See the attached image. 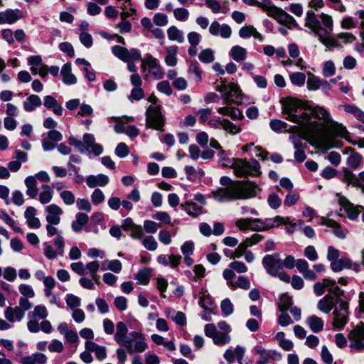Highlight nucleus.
Wrapping results in <instances>:
<instances>
[{
    "mask_svg": "<svg viewBox=\"0 0 364 364\" xmlns=\"http://www.w3.org/2000/svg\"><path fill=\"white\" fill-rule=\"evenodd\" d=\"M25 185L26 186V194L31 198H35L38 194V188H37V182L35 177L30 176L26 178Z\"/></svg>",
    "mask_w": 364,
    "mask_h": 364,
    "instance_id": "nucleus-44",
    "label": "nucleus"
},
{
    "mask_svg": "<svg viewBox=\"0 0 364 364\" xmlns=\"http://www.w3.org/2000/svg\"><path fill=\"white\" fill-rule=\"evenodd\" d=\"M306 324L314 333H319L323 331L324 322L317 316L311 315L306 318Z\"/></svg>",
    "mask_w": 364,
    "mask_h": 364,
    "instance_id": "nucleus-42",
    "label": "nucleus"
},
{
    "mask_svg": "<svg viewBox=\"0 0 364 364\" xmlns=\"http://www.w3.org/2000/svg\"><path fill=\"white\" fill-rule=\"evenodd\" d=\"M140 240L141 241V244L144 248L149 251H155L158 247L156 240L151 235L143 236L142 239Z\"/></svg>",
    "mask_w": 364,
    "mask_h": 364,
    "instance_id": "nucleus-52",
    "label": "nucleus"
},
{
    "mask_svg": "<svg viewBox=\"0 0 364 364\" xmlns=\"http://www.w3.org/2000/svg\"><path fill=\"white\" fill-rule=\"evenodd\" d=\"M25 316L23 310L18 306L7 307L4 311V317L10 323L21 321Z\"/></svg>",
    "mask_w": 364,
    "mask_h": 364,
    "instance_id": "nucleus-27",
    "label": "nucleus"
},
{
    "mask_svg": "<svg viewBox=\"0 0 364 364\" xmlns=\"http://www.w3.org/2000/svg\"><path fill=\"white\" fill-rule=\"evenodd\" d=\"M350 348L358 351L364 350V323L357 326L349 334Z\"/></svg>",
    "mask_w": 364,
    "mask_h": 364,
    "instance_id": "nucleus-18",
    "label": "nucleus"
},
{
    "mask_svg": "<svg viewBox=\"0 0 364 364\" xmlns=\"http://www.w3.org/2000/svg\"><path fill=\"white\" fill-rule=\"evenodd\" d=\"M36 213L37 210L33 206L28 207L24 213L26 223L31 229H38L41 226L40 220L36 216Z\"/></svg>",
    "mask_w": 364,
    "mask_h": 364,
    "instance_id": "nucleus-26",
    "label": "nucleus"
},
{
    "mask_svg": "<svg viewBox=\"0 0 364 364\" xmlns=\"http://www.w3.org/2000/svg\"><path fill=\"white\" fill-rule=\"evenodd\" d=\"M46 220L47 223H60V216L63 214L62 208L56 204H50L46 206Z\"/></svg>",
    "mask_w": 364,
    "mask_h": 364,
    "instance_id": "nucleus-23",
    "label": "nucleus"
},
{
    "mask_svg": "<svg viewBox=\"0 0 364 364\" xmlns=\"http://www.w3.org/2000/svg\"><path fill=\"white\" fill-rule=\"evenodd\" d=\"M132 338H127V342L123 345L129 354L134 353H143L148 348L144 336L138 331H133L131 333Z\"/></svg>",
    "mask_w": 364,
    "mask_h": 364,
    "instance_id": "nucleus-9",
    "label": "nucleus"
},
{
    "mask_svg": "<svg viewBox=\"0 0 364 364\" xmlns=\"http://www.w3.org/2000/svg\"><path fill=\"white\" fill-rule=\"evenodd\" d=\"M209 33L213 36L229 38L232 35V28L226 23L220 24L217 21H214L209 26Z\"/></svg>",
    "mask_w": 364,
    "mask_h": 364,
    "instance_id": "nucleus-20",
    "label": "nucleus"
},
{
    "mask_svg": "<svg viewBox=\"0 0 364 364\" xmlns=\"http://www.w3.org/2000/svg\"><path fill=\"white\" fill-rule=\"evenodd\" d=\"M198 304L201 308L207 309H214L216 307L210 295L204 293L200 296Z\"/></svg>",
    "mask_w": 364,
    "mask_h": 364,
    "instance_id": "nucleus-54",
    "label": "nucleus"
},
{
    "mask_svg": "<svg viewBox=\"0 0 364 364\" xmlns=\"http://www.w3.org/2000/svg\"><path fill=\"white\" fill-rule=\"evenodd\" d=\"M41 188L42 191L39 193L38 200L43 205L48 204L53 199V190L48 184L43 185Z\"/></svg>",
    "mask_w": 364,
    "mask_h": 364,
    "instance_id": "nucleus-45",
    "label": "nucleus"
},
{
    "mask_svg": "<svg viewBox=\"0 0 364 364\" xmlns=\"http://www.w3.org/2000/svg\"><path fill=\"white\" fill-rule=\"evenodd\" d=\"M216 91L222 93L221 97L223 100V107H218L217 112L223 115H227L233 120H240L244 115L242 111L231 106L235 102L234 98L241 95V90L235 83H227L225 80H221L220 84L215 87Z\"/></svg>",
    "mask_w": 364,
    "mask_h": 364,
    "instance_id": "nucleus-3",
    "label": "nucleus"
},
{
    "mask_svg": "<svg viewBox=\"0 0 364 364\" xmlns=\"http://www.w3.org/2000/svg\"><path fill=\"white\" fill-rule=\"evenodd\" d=\"M198 59L204 63L213 62L215 59L213 50L210 48L202 50L198 55Z\"/></svg>",
    "mask_w": 364,
    "mask_h": 364,
    "instance_id": "nucleus-55",
    "label": "nucleus"
},
{
    "mask_svg": "<svg viewBox=\"0 0 364 364\" xmlns=\"http://www.w3.org/2000/svg\"><path fill=\"white\" fill-rule=\"evenodd\" d=\"M287 223H289V218H284L279 215L272 218H266L263 220L264 231L271 228L279 227V225L286 224Z\"/></svg>",
    "mask_w": 364,
    "mask_h": 364,
    "instance_id": "nucleus-41",
    "label": "nucleus"
},
{
    "mask_svg": "<svg viewBox=\"0 0 364 364\" xmlns=\"http://www.w3.org/2000/svg\"><path fill=\"white\" fill-rule=\"evenodd\" d=\"M43 252L46 257L48 259H54L58 256H59V254L58 253V251L56 249H54L51 245H50L48 242H44L43 244Z\"/></svg>",
    "mask_w": 364,
    "mask_h": 364,
    "instance_id": "nucleus-59",
    "label": "nucleus"
},
{
    "mask_svg": "<svg viewBox=\"0 0 364 364\" xmlns=\"http://www.w3.org/2000/svg\"><path fill=\"white\" fill-rule=\"evenodd\" d=\"M102 269L103 271L110 270L114 273H119L122 269V264L118 259H106L102 262Z\"/></svg>",
    "mask_w": 364,
    "mask_h": 364,
    "instance_id": "nucleus-49",
    "label": "nucleus"
},
{
    "mask_svg": "<svg viewBox=\"0 0 364 364\" xmlns=\"http://www.w3.org/2000/svg\"><path fill=\"white\" fill-rule=\"evenodd\" d=\"M348 304L346 301L340 302L333 310L332 325L335 329H343L348 320Z\"/></svg>",
    "mask_w": 364,
    "mask_h": 364,
    "instance_id": "nucleus-11",
    "label": "nucleus"
},
{
    "mask_svg": "<svg viewBox=\"0 0 364 364\" xmlns=\"http://www.w3.org/2000/svg\"><path fill=\"white\" fill-rule=\"evenodd\" d=\"M204 333L206 336L212 338L214 344L222 346L228 344L231 337L227 333L218 331L213 323L206 324L204 328Z\"/></svg>",
    "mask_w": 364,
    "mask_h": 364,
    "instance_id": "nucleus-14",
    "label": "nucleus"
},
{
    "mask_svg": "<svg viewBox=\"0 0 364 364\" xmlns=\"http://www.w3.org/2000/svg\"><path fill=\"white\" fill-rule=\"evenodd\" d=\"M178 47L176 46H169L166 48V56L164 61L166 65L169 67H174L177 65V53Z\"/></svg>",
    "mask_w": 364,
    "mask_h": 364,
    "instance_id": "nucleus-38",
    "label": "nucleus"
},
{
    "mask_svg": "<svg viewBox=\"0 0 364 364\" xmlns=\"http://www.w3.org/2000/svg\"><path fill=\"white\" fill-rule=\"evenodd\" d=\"M151 278V271L149 269L144 268L139 270L135 276L137 283L141 285H146Z\"/></svg>",
    "mask_w": 364,
    "mask_h": 364,
    "instance_id": "nucleus-51",
    "label": "nucleus"
},
{
    "mask_svg": "<svg viewBox=\"0 0 364 364\" xmlns=\"http://www.w3.org/2000/svg\"><path fill=\"white\" fill-rule=\"evenodd\" d=\"M260 191L258 186L252 181H235L228 187L213 192V197L220 202L245 200L255 197Z\"/></svg>",
    "mask_w": 364,
    "mask_h": 364,
    "instance_id": "nucleus-2",
    "label": "nucleus"
},
{
    "mask_svg": "<svg viewBox=\"0 0 364 364\" xmlns=\"http://www.w3.org/2000/svg\"><path fill=\"white\" fill-rule=\"evenodd\" d=\"M321 23L324 28L323 30L326 33V39H319V41L328 48L338 46V41L330 36L333 30V19L331 16L322 13L320 15Z\"/></svg>",
    "mask_w": 364,
    "mask_h": 364,
    "instance_id": "nucleus-15",
    "label": "nucleus"
},
{
    "mask_svg": "<svg viewBox=\"0 0 364 364\" xmlns=\"http://www.w3.org/2000/svg\"><path fill=\"white\" fill-rule=\"evenodd\" d=\"M309 116L312 119V116L318 119L323 120L325 122L328 123L331 122L330 113L322 107L316 106L314 107H309Z\"/></svg>",
    "mask_w": 364,
    "mask_h": 364,
    "instance_id": "nucleus-32",
    "label": "nucleus"
},
{
    "mask_svg": "<svg viewBox=\"0 0 364 364\" xmlns=\"http://www.w3.org/2000/svg\"><path fill=\"white\" fill-rule=\"evenodd\" d=\"M239 36L242 38H247L253 36L259 41H263V37L257 29L251 25H245L239 30Z\"/></svg>",
    "mask_w": 364,
    "mask_h": 364,
    "instance_id": "nucleus-37",
    "label": "nucleus"
},
{
    "mask_svg": "<svg viewBox=\"0 0 364 364\" xmlns=\"http://www.w3.org/2000/svg\"><path fill=\"white\" fill-rule=\"evenodd\" d=\"M109 180L107 176L100 173L98 175H90L86 178V183L88 187L95 188L97 186H105L108 184Z\"/></svg>",
    "mask_w": 364,
    "mask_h": 364,
    "instance_id": "nucleus-33",
    "label": "nucleus"
},
{
    "mask_svg": "<svg viewBox=\"0 0 364 364\" xmlns=\"http://www.w3.org/2000/svg\"><path fill=\"white\" fill-rule=\"evenodd\" d=\"M338 202L350 220H355L358 218L360 213V210L358 207H355L346 198H340Z\"/></svg>",
    "mask_w": 364,
    "mask_h": 364,
    "instance_id": "nucleus-34",
    "label": "nucleus"
},
{
    "mask_svg": "<svg viewBox=\"0 0 364 364\" xmlns=\"http://www.w3.org/2000/svg\"><path fill=\"white\" fill-rule=\"evenodd\" d=\"M63 139L62 134L56 130L53 129L47 133V136L42 140V147L45 151L54 149L56 147L55 143Z\"/></svg>",
    "mask_w": 364,
    "mask_h": 364,
    "instance_id": "nucleus-21",
    "label": "nucleus"
},
{
    "mask_svg": "<svg viewBox=\"0 0 364 364\" xmlns=\"http://www.w3.org/2000/svg\"><path fill=\"white\" fill-rule=\"evenodd\" d=\"M230 57L237 62L242 61L245 59L247 51L240 46H235L232 47L229 53Z\"/></svg>",
    "mask_w": 364,
    "mask_h": 364,
    "instance_id": "nucleus-50",
    "label": "nucleus"
},
{
    "mask_svg": "<svg viewBox=\"0 0 364 364\" xmlns=\"http://www.w3.org/2000/svg\"><path fill=\"white\" fill-rule=\"evenodd\" d=\"M122 228L124 231L129 232V235L133 239L141 240L144 235L143 228L141 225L135 224L130 218H126L122 222Z\"/></svg>",
    "mask_w": 364,
    "mask_h": 364,
    "instance_id": "nucleus-22",
    "label": "nucleus"
},
{
    "mask_svg": "<svg viewBox=\"0 0 364 364\" xmlns=\"http://www.w3.org/2000/svg\"><path fill=\"white\" fill-rule=\"evenodd\" d=\"M43 105L46 108L51 109L56 116L60 117L63 115V108L54 97L51 95L45 96L43 98Z\"/></svg>",
    "mask_w": 364,
    "mask_h": 364,
    "instance_id": "nucleus-28",
    "label": "nucleus"
},
{
    "mask_svg": "<svg viewBox=\"0 0 364 364\" xmlns=\"http://www.w3.org/2000/svg\"><path fill=\"white\" fill-rule=\"evenodd\" d=\"M130 82L134 86L131 90L130 94L127 96L130 102L139 101L144 97V92L141 87L142 80L139 74L131 75Z\"/></svg>",
    "mask_w": 364,
    "mask_h": 364,
    "instance_id": "nucleus-17",
    "label": "nucleus"
},
{
    "mask_svg": "<svg viewBox=\"0 0 364 364\" xmlns=\"http://www.w3.org/2000/svg\"><path fill=\"white\" fill-rule=\"evenodd\" d=\"M63 82L68 85H75L77 82V77L72 73L70 63H65L61 68Z\"/></svg>",
    "mask_w": 364,
    "mask_h": 364,
    "instance_id": "nucleus-40",
    "label": "nucleus"
},
{
    "mask_svg": "<svg viewBox=\"0 0 364 364\" xmlns=\"http://www.w3.org/2000/svg\"><path fill=\"white\" fill-rule=\"evenodd\" d=\"M262 263L267 273L272 277H276L279 270L283 269L282 259L278 253L264 256Z\"/></svg>",
    "mask_w": 364,
    "mask_h": 364,
    "instance_id": "nucleus-13",
    "label": "nucleus"
},
{
    "mask_svg": "<svg viewBox=\"0 0 364 364\" xmlns=\"http://www.w3.org/2000/svg\"><path fill=\"white\" fill-rule=\"evenodd\" d=\"M222 129L230 134H237L241 132V129L227 119H223Z\"/></svg>",
    "mask_w": 364,
    "mask_h": 364,
    "instance_id": "nucleus-60",
    "label": "nucleus"
},
{
    "mask_svg": "<svg viewBox=\"0 0 364 364\" xmlns=\"http://www.w3.org/2000/svg\"><path fill=\"white\" fill-rule=\"evenodd\" d=\"M257 6L262 9L269 16L277 20L279 23L287 26H291L296 23L295 19L291 16L282 9L273 5L269 0L258 1Z\"/></svg>",
    "mask_w": 364,
    "mask_h": 364,
    "instance_id": "nucleus-6",
    "label": "nucleus"
},
{
    "mask_svg": "<svg viewBox=\"0 0 364 364\" xmlns=\"http://www.w3.org/2000/svg\"><path fill=\"white\" fill-rule=\"evenodd\" d=\"M161 108L155 105H149L146 111V127L159 131L164 130L165 117L162 114Z\"/></svg>",
    "mask_w": 364,
    "mask_h": 364,
    "instance_id": "nucleus-7",
    "label": "nucleus"
},
{
    "mask_svg": "<svg viewBox=\"0 0 364 364\" xmlns=\"http://www.w3.org/2000/svg\"><path fill=\"white\" fill-rule=\"evenodd\" d=\"M89 220V217L85 213H77L75 216V220L72 222L71 227L74 232H80L84 225H85Z\"/></svg>",
    "mask_w": 364,
    "mask_h": 364,
    "instance_id": "nucleus-46",
    "label": "nucleus"
},
{
    "mask_svg": "<svg viewBox=\"0 0 364 364\" xmlns=\"http://www.w3.org/2000/svg\"><path fill=\"white\" fill-rule=\"evenodd\" d=\"M112 53L121 60L127 63L131 61L141 60V52L136 48L130 50L121 46H114L112 48Z\"/></svg>",
    "mask_w": 364,
    "mask_h": 364,
    "instance_id": "nucleus-12",
    "label": "nucleus"
},
{
    "mask_svg": "<svg viewBox=\"0 0 364 364\" xmlns=\"http://www.w3.org/2000/svg\"><path fill=\"white\" fill-rule=\"evenodd\" d=\"M41 104L42 101L39 96L31 95L27 97L26 100L23 102V107L26 112H31L35 111Z\"/></svg>",
    "mask_w": 364,
    "mask_h": 364,
    "instance_id": "nucleus-39",
    "label": "nucleus"
},
{
    "mask_svg": "<svg viewBox=\"0 0 364 364\" xmlns=\"http://www.w3.org/2000/svg\"><path fill=\"white\" fill-rule=\"evenodd\" d=\"M47 362V355L41 352H35L21 359V364H46Z\"/></svg>",
    "mask_w": 364,
    "mask_h": 364,
    "instance_id": "nucleus-31",
    "label": "nucleus"
},
{
    "mask_svg": "<svg viewBox=\"0 0 364 364\" xmlns=\"http://www.w3.org/2000/svg\"><path fill=\"white\" fill-rule=\"evenodd\" d=\"M343 110L352 115L364 124V112L354 105L344 104L343 105Z\"/></svg>",
    "mask_w": 364,
    "mask_h": 364,
    "instance_id": "nucleus-48",
    "label": "nucleus"
},
{
    "mask_svg": "<svg viewBox=\"0 0 364 364\" xmlns=\"http://www.w3.org/2000/svg\"><path fill=\"white\" fill-rule=\"evenodd\" d=\"M341 294L342 291L341 289L336 293H328L318 301V309L325 314H328L332 309L334 310L340 302L344 301L341 298Z\"/></svg>",
    "mask_w": 364,
    "mask_h": 364,
    "instance_id": "nucleus-10",
    "label": "nucleus"
},
{
    "mask_svg": "<svg viewBox=\"0 0 364 364\" xmlns=\"http://www.w3.org/2000/svg\"><path fill=\"white\" fill-rule=\"evenodd\" d=\"M128 328L125 323L119 321L117 323L116 333L114 336V341L119 345L123 346L127 342V334Z\"/></svg>",
    "mask_w": 364,
    "mask_h": 364,
    "instance_id": "nucleus-36",
    "label": "nucleus"
},
{
    "mask_svg": "<svg viewBox=\"0 0 364 364\" xmlns=\"http://www.w3.org/2000/svg\"><path fill=\"white\" fill-rule=\"evenodd\" d=\"M168 38L170 41L182 43L184 41V33L176 26H171L167 30Z\"/></svg>",
    "mask_w": 364,
    "mask_h": 364,
    "instance_id": "nucleus-47",
    "label": "nucleus"
},
{
    "mask_svg": "<svg viewBox=\"0 0 364 364\" xmlns=\"http://www.w3.org/2000/svg\"><path fill=\"white\" fill-rule=\"evenodd\" d=\"M267 203L269 207L272 209H277L282 205V199L276 193H271L267 198Z\"/></svg>",
    "mask_w": 364,
    "mask_h": 364,
    "instance_id": "nucleus-64",
    "label": "nucleus"
},
{
    "mask_svg": "<svg viewBox=\"0 0 364 364\" xmlns=\"http://www.w3.org/2000/svg\"><path fill=\"white\" fill-rule=\"evenodd\" d=\"M141 70H147L149 75L155 80H161L164 75V70L159 60L150 53H146L141 60Z\"/></svg>",
    "mask_w": 364,
    "mask_h": 364,
    "instance_id": "nucleus-8",
    "label": "nucleus"
},
{
    "mask_svg": "<svg viewBox=\"0 0 364 364\" xmlns=\"http://www.w3.org/2000/svg\"><path fill=\"white\" fill-rule=\"evenodd\" d=\"M48 316L47 308L42 304L37 305L33 310L28 314L27 328L33 333L42 331L45 333H50L53 330L51 323L46 320Z\"/></svg>",
    "mask_w": 364,
    "mask_h": 364,
    "instance_id": "nucleus-4",
    "label": "nucleus"
},
{
    "mask_svg": "<svg viewBox=\"0 0 364 364\" xmlns=\"http://www.w3.org/2000/svg\"><path fill=\"white\" fill-rule=\"evenodd\" d=\"M291 82L296 86L301 87L305 84L306 75L303 73H294L289 76Z\"/></svg>",
    "mask_w": 364,
    "mask_h": 364,
    "instance_id": "nucleus-58",
    "label": "nucleus"
},
{
    "mask_svg": "<svg viewBox=\"0 0 364 364\" xmlns=\"http://www.w3.org/2000/svg\"><path fill=\"white\" fill-rule=\"evenodd\" d=\"M174 18L179 21H186L189 18V11L188 9L179 7L173 10Z\"/></svg>",
    "mask_w": 364,
    "mask_h": 364,
    "instance_id": "nucleus-61",
    "label": "nucleus"
},
{
    "mask_svg": "<svg viewBox=\"0 0 364 364\" xmlns=\"http://www.w3.org/2000/svg\"><path fill=\"white\" fill-rule=\"evenodd\" d=\"M321 224L333 228V232L336 237H337L340 239L346 238V232L341 228L340 225L336 221L331 220V219H326V218H323Z\"/></svg>",
    "mask_w": 364,
    "mask_h": 364,
    "instance_id": "nucleus-43",
    "label": "nucleus"
},
{
    "mask_svg": "<svg viewBox=\"0 0 364 364\" xmlns=\"http://www.w3.org/2000/svg\"><path fill=\"white\" fill-rule=\"evenodd\" d=\"M0 218L3 219L6 224L13 228L15 232L22 233L21 229L16 225L14 220L5 211L2 210L0 212Z\"/></svg>",
    "mask_w": 364,
    "mask_h": 364,
    "instance_id": "nucleus-62",
    "label": "nucleus"
},
{
    "mask_svg": "<svg viewBox=\"0 0 364 364\" xmlns=\"http://www.w3.org/2000/svg\"><path fill=\"white\" fill-rule=\"evenodd\" d=\"M229 164L237 177L257 176L259 173L260 165L256 159L247 161L241 159H232L229 161Z\"/></svg>",
    "mask_w": 364,
    "mask_h": 364,
    "instance_id": "nucleus-5",
    "label": "nucleus"
},
{
    "mask_svg": "<svg viewBox=\"0 0 364 364\" xmlns=\"http://www.w3.org/2000/svg\"><path fill=\"white\" fill-rule=\"evenodd\" d=\"M60 197L67 205H73L75 202V197L70 191H63L60 193Z\"/></svg>",
    "mask_w": 364,
    "mask_h": 364,
    "instance_id": "nucleus-63",
    "label": "nucleus"
},
{
    "mask_svg": "<svg viewBox=\"0 0 364 364\" xmlns=\"http://www.w3.org/2000/svg\"><path fill=\"white\" fill-rule=\"evenodd\" d=\"M85 347L87 351L95 353L96 358L99 360H102L107 357V348L105 346H99L93 341H87Z\"/></svg>",
    "mask_w": 364,
    "mask_h": 364,
    "instance_id": "nucleus-30",
    "label": "nucleus"
},
{
    "mask_svg": "<svg viewBox=\"0 0 364 364\" xmlns=\"http://www.w3.org/2000/svg\"><path fill=\"white\" fill-rule=\"evenodd\" d=\"M156 261L163 266H169L172 269H176L181 263V257L175 255H159L156 258Z\"/></svg>",
    "mask_w": 364,
    "mask_h": 364,
    "instance_id": "nucleus-25",
    "label": "nucleus"
},
{
    "mask_svg": "<svg viewBox=\"0 0 364 364\" xmlns=\"http://www.w3.org/2000/svg\"><path fill=\"white\" fill-rule=\"evenodd\" d=\"M22 17L21 11L18 9L7 10L0 13V24H12Z\"/></svg>",
    "mask_w": 364,
    "mask_h": 364,
    "instance_id": "nucleus-29",
    "label": "nucleus"
},
{
    "mask_svg": "<svg viewBox=\"0 0 364 364\" xmlns=\"http://www.w3.org/2000/svg\"><path fill=\"white\" fill-rule=\"evenodd\" d=\"M343 181L346 183L352 184L356 187H360L364 191V186H362L361 184L362 183H364V171L360 172L358 176H357L353 173L352 171L345 168L343 171Z\"/></svg>",
    "mask_w": 364,
    "mask_h": 364,
    "instance_id": "nucleus-24",
    "label": "nucleus"
},
{
    "mask_svg": "<svg viewBox=\"0 0 364 364\" xmlns=\"http://www.w3.org/2000/svg\"><path fill=\"white\" fill-rule=\"evenodd\" d=\"M326 289L328 293H336L339 291L340 287L336 285L335 280L329 279H323L322 282H316L314 285V291L318 296L323 295Z\"/></svg>",
    "mask_w": 364,
    "mask_h": 364,
    "instance_id": "nucleus-19",
    "label": "nucleus"
},
{
    "mask_svg": "<svg viewBox=\"0 0 364 364\" xmlns=\"http://www.w3.org/2000/svg\"><path fill=\"white\" fill-rule=\"evenodd\" d=\"M220 309L224 317L230 316L234 311L233 304L229 299H225L221 301Z\"/></svg>",
    "mask_w": 364,
    "mask_h": 364,
    "instance_id": "nucleus-56",
    "label": "nucleus"
},
{
    "mask_svg": "<svg viewBox=\"0 0 364 364\" xmlns=\"http://www.w3.org/2000/svg\"><path fill=\"white\" fill-rule=\"evenodd\" d=\"M181 208L188 215L193 218H196L204 213L202 207L196 205L195 203L191 200H186L183 203H181Z\"/></svg>",
    "mask_w": 364,
    "mask_h": 364,
    "instance_id": "nucleus-35",
    "label": "nucleus"
},
{
    "mask_svg": "<svg viewBox=\"0 0 364 364\" xmlns=\"http://www.w3.org/2000/svg\"><path fill=\"white\" fill-rule=\"evenodd\" d=\"M281 103L282 112L287 115L286 119L297 124L303 134L311 136L317 133L319 124L311 120L306 111L305 103L291 97L282 99Z\"/></svg>",
    "mask_w": 364,
    "mask_h": 364,
    "instance_id": "nucleus-1",
    "label": "nucleus"
},
{
    "mask_svg": "<svg viewBox=\"0 0 364 364\" xmlns=\"http://www.w3.org/2000/svg\"><path fill=\"white\" fill-rule=\"evenodd\" d=\"M321 87V80L314 75H309L307 80V88L309 90L315 91Z\"/></svg>",
    "mask_w": 364,
    "mask_h": 364,
    "instance_id": "nucleus-57",
    "label": "nucleus"
},
{
    "mask_svg": "<svg viewBox=\"0 0 364 364\" xmlns=\"http://www.w3.org/2000/svg\"><path fill=\"white\" fill-rule=\"evenodd\" d=\"M305 26L311 29L318 39H326V33L320 25V21L312 10L306 12L305 17Z\"/></svg>",
    "mask_w": 364,
    "mask_h": 364,
    "instance_id": "nucleus-16",
    "label": "nucleus"
},
{
    "mask_svg": "<svg viewBox=\"0 0 364 364\" xmlns=\"http://www.w3.org/2000/svg\"><path fill=\"white\" fill-rule=\"evenodd\" d=\"M100 267V263L97 260L87 263L85 265V276L88 275L90 277L95 276L98 272Z\"/></svg>",
    "mask_w": 364,
    "mask_h": 364,
    "instance_id": "nucleus-53",
    "label": "nucleus"
}]
</instances>
